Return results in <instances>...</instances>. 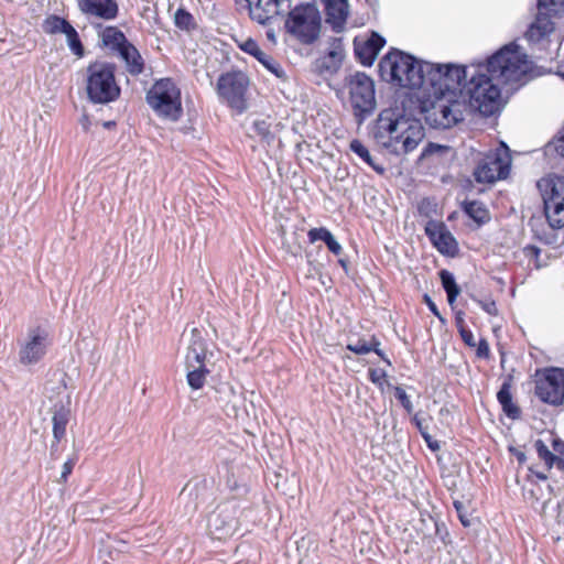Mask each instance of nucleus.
Here are the masks:
<instances>
[{"mask_svg": "<svg viewBox=\"0 0 564 564\" xmlns=\"http://www.w3.org/2000/svg\"><path fill=\"white\" fill-rule=\"evenodd\" d=\"M338 262H339V264H340L344 269H347V262H346V260H344V259H339V261H338Z\"/></svg>", "mask_w": 564, "mask_h": 564, "instance_id": "052dcab7", "label": "nucleus"}, {"mask_svg": "<svg viewBox=\"0 0 564 564\" xmlns=\"http://www.w3.org/2000/svg\"><path fill=\"white\" fill-rule=\"evenodd\" d=\"M425 303L429 305L430 310L433 311L437 315L435 303L425 294Z\"/></svg>", "mask_w": 564, "mask_h": 564, "instance_id": "5fc2aeb1", "label": "nucleus"}, {"mask_svg": "<svg viewBox=\"0 0 564 564\" xmlns=\"http://www.w3.org/2000/svg\"><path fill=\"white\" fill-rule=\"evenodd\" d=\"M346 84L354 113L361 123L376 109L375 82L366 73L356 72L346 78Z\"/></svg>", "mask_w": 564, "mask_h": 564, "instance_id": "6e6552de", "label": "nucleus"}, {"mask_svg": "<svg viewBox=\"0 0 564 564\" xmlns=\"http://www.w3.org/2000/svg\"><path fill=\"white\" fill-rule=\"evenodd\" d=\"M436 149L447 151L448 147H441V145H435L434 143H429L424 150L425 156L433 154Z\"/></svg>", "mask_w": 564, "mask_h": 564, "instance_id": "3c124183", "label": "nucleus"}, {"mask_svg": "<svg viewBox=\"0 0 564 564\" xmlns=\"http://www.w3.org/2000/svg\"><path fill=\"white\" fill-rule=\"evenodd\" d=\"M265 34H267V39H268L270 42H272V43H275V42H276V37H275V32H274V30L269 29V30L267 31V33H265Z\"/></svg>", "mask_w": 564, "mask_h": 564, "instance_id": "6e6d98bb", "label": "nucleus"}, {"mask_svg": "<svg viewBox=\"0 0 564 564\" xmlns=\"http://www.w3.org/2000/svg\"><path fill=\"white\" fill-rule=\"evenodd\" d=\"M70 410L68 406L55 405L52 416L53 423V443L51 444L52 453L56 449V444L59 443L66 435V426L69 422Z\"/></svg>", "mask_w": 564, "mask_h": 564, "instance_id": "393cba45", "label": "nucleus"}, {"mask_svg": "<svg viewBox=\"0 0 564 564\" xmlns=\"http://www.w3.org/2000/svg\"><path fill=\"white\" fill-rule=\"evenodd\" d=\"M528 69L517 45H506L486 62L468 66L425 61V122L449 129L471 111L495 115L500 109L501 90L494 80L518 82Z\"/></svg>", "mask_w": 564, "mask_h": 564, "instance_id": "f257e3e1", "label": "nucleus"}, {"mask_svg": "<svg viewBox=\"0 0 564 564\" xmlns=\"http://www.w3.org/2000/svg\"><path fill=\"white\" fill-rule=\"evenodd\" d=\"M555 149L557 153L564 158V129L561 131V135L556 140Z\"/></svg>", "mask_w": 564, "mask_h": 564, "instance_id": "8fccbe9b", "label": "nucleus"}, {"mask_svg": "<svg viewBox=\"0 0 564 564\" xmlns=\"http://www.w3.org/2000/svg\"><path fill=\"white\" fill-rule=\"evenodd\" d=\"M394 397L400 401L402 406L409 413H411L413 411V406H412V403L410 401V398H409V395L406 394V392L402 388L395 387V389H394Z\"/></svg>", "mask_w": 564, "mask_h": 564, "instance_id": "a19ab883", "label": "nucleus"}, {"mask_svg": "<svg viewBox=\"0 0 564 564\" xmlns=\"http://www.w3.org/2000/svg\"><path fill=\"white\" fill-rule=\"evenodd\" d=\"M440 279L442 286L446 292L447 301L449 305H453L460 293V289L457 285L454 275L445 269L440 271Z\"/></svg>", "mask_w": 564, "mask_h": 564, "instance_id": "c756f323", "label": "nucleus"}, {"mask_svg": "<svg viewBox=\"0 0 564 564\" xmlns=\"http://www.w3.org/2000/svg\"><path fill=\"white\" fill-rule=\"evenodd\" d=\"M240 48L252 56H254L269 72L274 74L278 78H284L285 73L279 62H276L272 56L264 53L259 44L252 40L248 39L240 44Z\"/></svg>", "mask_w": 564, "mask_h": 564, "instance_id": "aec40b11", "label": "nucleus"}, {"mask_svg": "<svg viewBox=\"0 0 564 564\" xmlns=\"http://www.w3.org/2000/svg\"><path fill=\"white\" fill-rule=\"evenodd\" d=\"M347 349L350 351L357 354V355H366L373 349L372 339L369 343H366L364 340H358L355 344H348Z\"/></svg>", "mask_w": 564, "mask_h": 564, "instance_id": "58836bf2", "label": "nucleus"}, {"mask_svg": "<svg viewBox=\"0 0 564 564\" xmlns=\"http://www.w3.org/2000/svg\"><path fill=\"white\" fill-rule=\"evenodd\" d=\"M512 386V375L506 376L499 391L497 392V400L501 405L503 413L509 419L517 420L521 416V410L517 403L513 402Z\"/></svg>", "mask_w": 564, "mask_h": 564, "instance_id": "412c9836", "label": "nucleus"}, {"mask_svg": "<svg viewBox=\"0 0 564 564\" xmlns=\"http://www.w3.org/2000/svg\"><path fill=\"white\" fill-rule=\"evenodd\" d=\"M534 448L539 459L543 462V470H539L533 466H531L529 470L539 480L544 481L547 479V473L553 468L558 456L554 454L553 451H551L549 446L544 443V441H542L541 438L534 442Z\"/></svg>", "mask_w": 564, "mask_h": 564, "instance_id": "4be33fe9", "label": "nucleus"}, {"mask_svg": "<svg viewBox=\"0 0 564 564\" xmlns=\"http://www.w3.org/2000/svg\"><path fill=\"white\" fill-rule=\"evenodd\" d=\"M425 235L441 254L455 258L459 253L458 242L444 223L429 221L425 226Z\"/></svg>", "mask_w": 564, "mask_h": 564, "instance_id": "2eb2a0df", "label": "nucleus"}, {"mask_svg": "<svg viewBox=\"0 0 564 564\" xmlns=\"http://www.w3.org/2000/svg\"><path fill=\"white\" fill-rule=\"evenodd\" d=\"M425 443L433 452L440 449V443L437 441H433L427 434H425Z\"/></svg>", "mask_w": 564, "mask_h": 564, "instance_id": "603ef678", "label": "nucleus"}, {"mask_svg": "<svg viewBox=\"0 0 564 564\" xmlns=\"http://www.w3.org/2000/svg\"><path fill=\"white\" fill-rule=\"evenodd\" d=\"M206 341L200 332L196 328L192 330L189 345L185 356V366L193 367L195 365L205 364L206 359Z\"/></svg>", "mask_w": 564, "mask_h": 564, "instance_id": "5701e85b", "label": "nucleus"}, {"mask_svg": "<svg viewBox=\"0 0 564 564\" xmlns=\"http://www.w3.org/2000/svg\"><path fill=\"white\" fill-rule=\"evenodd\" d=\"M326 246L329 249V251L336 256L340 254L343 251L340 243L335 239L333 234L330 235L329 239L326 241Z\"/></svg>", "mask_w": 564, "mask_h": 564, "instance_id": "c03bdc74", "label": "nucleus"}, {"mask_svg": "<svg viewBox=\"0 0 564 564\" xmlns=\"http://www.w3.org/2000/svg\"><path fill=\"white\" fill-rule=\"evenodd\" d=\"M327 57L332 61V65H327V67H336L338 66L344 58V48L341 44V39L334 37L330 42V48L328 51Z\"/></svg>", "mask_w": 564, "mask_h": 564, "instance_id": "473e14b6", "label": "nucleus"}, {"mask_svg": "<svg viewBox=\"0 0 564 564\" xmlns=\"http://www.w3.org/2000/svg\"><path fill=\"white\" fill-rule=\"evenodd\" d=\"M238 508L234 502L217 507L209 516L208 532L213 539L223 540L232 535L238 527Z\"/></svg>", "mask_w": 564, "mask_h": 564, "instance_id": "ddd939ff", "label": "nucleus"}, {"mask_svg": "<svg viewBox=\"0 0 564 564\" xmlns=\"http://www.w3.org/2000/svg\"><path fill=\"white\" fill-rule=\"evenodd\" d=\"M286 31L303 44L314 43L321 33V14L315 4L305 3L290 8L285 13Z\"/></svg>", "mask_w": 564, "mask_h": 564, "instance_id": "39448f33", "label": "nucleus"}, {"mask_svg": "<svg viewBox=\"0 0 564 564\" xmlns=\"http://www.w3.org/2000/svg\"><path fill=\"white\" fill-rule=\"evenodd\" d=\"M372 345H373L372 351H375L388 365H391L390 360L384 356L382 350L379 348L380 343L376 337H372Z\"/></svg>", "mask_w": 564, "mask_h": 564, "instance_id": "09e8293b", "label": "nucleus"}, {"mask_svg": "<svg viewBox=\"0 0 564 564\" xmlns=\"http://www.w3.org/2000/svg\"><path fill=\"white\" fill-rule=\"evenodd\" d=\"M423 159V152L420 154L419 160Z\"/></svg>", "mask_w": 564, "mask_h": 564, "instance_id": "680f3d73", "label": "nucleus"}, {"mask_svg": "<svg viewBox=\"0 0 564 564\" xmlns=\"http://www.w3.org/2000/svg\"><path fill=\"white\" fill-rule=\"evenodd\" d=\"M325 7L326 23L336 32H341L348 17L347 0H323Z\"/></svg>", "mask_w": 564, "mask_h": 564, "instance_id": "6ab92c4d", "label": "nucleus"}, {"mask_svg": "<svg viewBox=\"0 0 564 564\" xmlns=\"http://www.w3.org/2000/svg\"><path fill=\"white\" fill-rule=\"evenodd\" d=\"M51 345L46 329L37 326L28 330L26 338L20 345L19 360L24 366L41 361Z\"/></svg>", "mask_w": 564, "mask_h": 564, "instance_id": "f8f14e48", "label": "nucleus"}, {"mask_svg": "<svg viewBox=\"0 0 564 564\" xmlns=\"http://www.w3.org/2000/svg\"><path fill=\"white\" fill-rule=\"evenodd\" d=\"M517 457H518L519 463H524V460H525L524 453H519Z\"/></svg>", "mask_w": 564, "mask_h": 564, "instance_id": "bf43d9fd", "label": "nucleus"}, {"mask_svg": "<svg viewBox=\"0 0 564 564\" xmlns=\"http://www.w3.org/2000/svg\"><path fill=\"white\" fill-rule=\"evenodd\" d=\"M80 11L89 17L112 20L118 15L117 0H79Z\"/></svg>", "mask_w": 564, "mask_h": 564, "instance_id": "a211bd4d", "label": "nucleus"}, {"mask_svg": "<svg viewBox=\"0 0 564 564\" xmlns=\"http://www.w3.org/2000/svg\"><path fill=\"white\" fill-rule=\"evenodd\" d=\"M248 9L249 15L260 24H270L278 18H284L291 8V0H236Z\"/></svg>", "mask_w": 564, "mask_h": 564, "instance_id": "9b49d317", "label": "nucleus"}, {"mask_svg": "<svg viewBox=\"0 0 564 564\" xmlns=\"http://www.w3.org/2000/svg\"><path fill=\"white\" fill-rule=\"evenodd\" d=\"M101 39L106 46L117 53L121 51V47L130 43L126 35L116 26H107L101 33Z\"/></svg>", "mask_w": 564, "mask_h": 564, "instance_id": "bb28decb", "label": "nucleus"}, {"mask_svg": "<svg viewBox=\"0 0 564 564\" xmlns=\"http://www.w3.org/2000/svg\"><path fill=\"white\" fill-rule=\"evenodd\" d=\"M187 370V383L193 390L202 389L206 382V377L209 370L205 367V364L195 365L193 367L186 366Z\"/></svg>", "mask_w": 564, "mask_h": 564, "instance_id": "c85d7f7f", "label": "nucleus"}, {"mask_svg": "<svg viewBox=\"0 0 564 564\" xmlns=\"http://www.w3.org/2000/svg\"><path fill=\"white\" fill-rule=\"evenodd\" d=\"M65 35L70 51L77 56H83L84 48L77 31L73 26H69L67 31H65Z\"/></svg>", "mask_w": 564, "mask_h": 564, "instance_id": "f704fd0d", "label": "nucleus"}, {"mask_svg": "<svg viewBox=\"0 0 564 564\" xmlns=\"http://www.w3.org/2000/svg\"><path fill=\"white\" fill-rule=\"evenodd\" d=\"M511 154L506 143L489 150L477 163L474 177L477 183L492 184L509 176L511 169Z\"/></svg>", "mask_w": 564, "mask_h": 564, "instance_id": "0eeeda50", "label": "nucleus"}, {"mask_svg": "<svg viewBox=\"0 0 564 564\" xmlns=\"http://www.w3.org/2000/svg\"><path fill=\"white\" fill-rule=\"evenodd\" d=\"M249 79L242 72H230L220 75L217 82V93L231 108L240 112L246 109V91Z\"/></svg>", "mask_w": 564, "mask_h": 564, "instance_id": "9d476101", "label": "nucleus"}, {"mask_svg": "<svg viewBox=\"0 0 564 564\" xmlns=\"http://www.w3.org/2000/svg\"><path fill=\"white\" fill-rule=\"evenodd\" d=\"M544 215L553 229L564 227V202L543 203Z\"/></svg>", "mask_w": 564, "mask_h": 564, "instance_id": "cd10ccee", "label": "nucleus"}, {"mask_svg": "<svg viewBox=\"0 0 564 564\" xmlns=\"http://www.w3.org/2000/svg\"><path fill=\"white\" fill-rule=\"evenodd\" d=\"M147 101L159 116L172 121L182 115L181 91L170 78L158 80L148 91Z\"/></svg>", "mask_w": 564, "mask_h": 564, "instance_id": "423d86ee", "label": "nucleus"}, {"mask_svg": "<svg viewBox=\"0 0 564 564\" xmlns=\"http://www.w3.org/2000/svg\"><path fill=\"white\" fill-rule=\"evenodd\" d=\"M74 468V462L73 460H67L64 463L63 465V468H62V473H61V481H66L68 476L72 474V470Z\"/></svg>", "mask_w": 564, "mask_h": 564, "instance_id": "de8ad7c7", "label": "nucleus"}, {"mask_svg": "<svg viewBox=\"0 0 564 564\" xmlns=\"http://www.w3.org/2000/svg\"><path fill=\"white\" fill-rule=\"evenodd\" d=\"M554 466H556L557 469L564 474V457H557V460L554 464Z\"/></svg>", "mask_w": 564, "mask_h": 564, "instance_id": "4d7b16f0", "label": "nucleus"}, {"mask_svg": "<svg viewBox=\"0 0 564 564\" xmlns=\"http://www.w3.org/2000/svg\"><path fill=\"white\" fill-rule=\"evenodd\" d=\"M382 80L403 89L401 113L380 112L375 137L387 148L409 153L423 140V65L414 56L391 48L379 62Z\"/></svg>", "mask_w": 564, "mask_h": 564, "instance_id": "f03ea898", "label": "nucleus"}, {"mask_svg": "<svg viewBox=\"0 0 564 564\" xmlns=\"http://www.w3.org/2000/svg\"><path fill=\"white\" fill-rule=\"evenodd\" d=\"M552 451L558 457H564V442L560 438H552Z\"/></svg>", "mask_w": 564, "mask_h": 564, "instance_id": "49530a36", "label": "nucleus"}, {"mask_svg": "<svg viewBox=\"0 0 564 564\" xmlns=\"http://www.w3.org/2000/svg\"><path fill=\"white\" fill-rule=\"evenodd\" d=\"M523 251H524L525 257L529 258L530 260H534V261L539 260L541 250L538 247L530 245V246H527Z\"/></svg>", "mask_w": 564, "mask_h": 564, "instance_id": "a18cd8bd", "label": "nucleus"}, {"mask_svg": "<svg viewBox=\"0 0 564 564\" xmlns=\"http://www.w3.org/2000/svg\"><path fill=\"white\" fill-rule=\"evenodd\" d=\"M534 394L543 403L561 405L564 402V369L547 368L536 371Z\"/></svg>", "mask_w": 564, "mask_h": 564, "instance_id": "1a4fd4ad", "label": "nucleus"}, {"mask_svg": "<svg viewBox=\"0 0 564 564\" xmlns=\"http://www.w3.org/2000/svg\"><path fill=\"white\" fill-rule=\"evenodd\" d=\"M72 26L65 19L57 15H50L42 24L43 31L47 34L64 33Z\"/></svg>", "mask_w": 564, "mask_h": 564, "instance_id": "2f4dec72", "label": "nucleus"}, {"mask_svg": "<svg viewBox=\"0 0 564 564\" xmlns=\"http://www.w3.org/2000/svg\"><path fill=\"white\" fill-rule=\"evenodd\" d=\"M413 421L415 422V425L417 426L419 431L423 434V425L421 419L419 417V414L414 415Z\"/></svg>", "mask_w": 564, "mask_h": 564, "instance_id": "13d9d810", "label": "nucleus"}, {"mask_svg": "<svg viewBox=\"0 0 564 564\" xmlns=\"http://www.w3.org/2000/svg\"><path fill=\"white\" fill-rule=\"evenodd\" d=\"M477 304L481 307L490 316H497L499 314V310L497 307L496 301L492 299L486 300H476Z\"/></svg>", "mask_w": 564, "mask_h": 564, "instance_id": "ea45409f", "label": "nucleus"}, {"mask_svg": "<svg viewBox=\"0 0 564 564\" xmlns=\"http://www.w3.org/2000/svg\"><path fill=\"white\" fill-rule=\"evenodd\" d=\"M118 55L123 61L124 68L131 76H138L143 73L144 59L132 43L121 47Z\"/></svg>", "mask_w": 564, "mask_h": 564, "instance_id": "b1692460", "label": "nucleus"}, {"mask_svg": "<svg viewBox=\"0 0 564 564\" xmlns=\"http://www.w3.org/2000/svg\"><path fill=\"white\" fill-rule=\"evenodd\" d=\"M175 23L178 28L188 30L193 23V17L183 9H178L175 12Z\"/></svg>", "mask_w": 564, "mask_h": 564, "instance_id": "e433bc0d", "label": "nucleus"}, {"mask_svg": "<svg viewBox=\"0 0 564 564\" xmlns=\"http://www.w3.org/2000/svg\"><path fill=\"white\" fill-rule=\"evenodd\" d=\"M253 129L263 141L271 143L274 140V133L271 130V123L267 120H257L253 122Z\"/></svg>", "mask_w": 564, "mask_h": 564, "instance_id": "72a5a7b5", "label": "nucleus"}, {"mask_svg": "<svg viewBox=\"0 0 564 564\" xmlns=\"http://www.w3.org/2000/svg\"><path fill=\"white\" fill-rule=\"evenodd\" d=\"M116 66L108 62H95L87 67L86 91L94 104H108L120 96L115 78Z\"/></svg>", "mask_w": 564, "mask_h": 564, "instance_id": "20e7f679", "label": "nucleus"}, {"mask_svg": "<svg viewBox=\"0 0 564 564\" xmlns=\"http://www.w3.org/2000/svg\"><path fill=\"white\" fill-rule=\"evenodd\" d=\"M369 379L372 383L382 387L386 381L387 373L381 369H369Z\"/></svg>", "mask_w": 564, "mask_h": 564, "instance_id": "37998d69", "label": "nucleus"}, {"mask_svg": "<svg viewBox=\"0 0 564 564\" xmlns=\"http://www.w3.org/2000/svg\"><path fill=\"white\" fill-rule=\"evenodd\" d=\"M536 187L542 196L543 203L564 202V176L549 174L538 181Z\"/></svg>", "mask_w": 564, "mask_h": 564, "instance_id": "f3484780", "label": "nucleus"}, {"mask_svg": "<svg viewBox=\"0 0 564 564\" xmlns=\"http://www.w3.org/2000/svg\"><path fill=\"white\" fill-rule=\"evenodd\" d=\"M536 14L528 26L524 39L539 59L552 58L560 48V28H564V0H538Z\"/></svg>", "mask_w": 564, "mask_h": 564, "instance_id": "7ed1b4c3", "label": "nucleus"}, {"mask_svg": "<svg viewBox=\"0 0 564 564\" xmlns=\"http://www.w3.org/2000/svg\"><path fill=\"white\" fill-rule=\"evenodd\" d=\"M454 505H455L456 510H457V512H458L459 520H460L462 524H463L464 527L469 525V521H468L467 519H465L464 513H460V507H462V505H460L459 502H455Z\"/></svg>", "mask_w": 564, "mask_h": 564, "instance_id": "864d4df0", "label": "nucleus"}, {"mask_svg": "<svg viewBox=\"0 0 564 564\" xmlns=\"http://www.w3.org/2000/svg\"><path fill=\"white\" fill-rule=\"evenodd\" d=\"M462 210L478 226L485 225L490 220L488 208L479 200H464L462 203Z\"/></svg>", "mask_w": 564, "mask_h": 564, "instance_id": "a878e982", "label": "nucleus"}, {"mask_svg": "<svg viewBox=\"0 0 564 564\" xmlns=\"http://www.w3.org/2000/svg\"><path fill=\"white\" fill-rule=\"evenodd\" d=\"M330 235L332 232L325 227L312 228L307 234L308 240L312 243H314L317 240H323L326 243Z\"/></svg>", "mask_w": 564, "mask_h": 564, "instance_id": "4c0bfd02", "label": "nucleus"}, {"mask_svg": "<svg viewBox=\"0 0 564 564\" xmlns=\"http://www.w3.org/2000/svg\"><path fill=\"white\" fill-rule=\"evenodd\" d=\"M214 495L209 480L195 478L189 480L182 489L178 501L184 505L185 514H193L199 506L207 503Z\"/></svg>", "mask_w": 564, "mask_h": 564, "instance_id": "4468645a", "label": "nucleus"}, {"mask_svg": "<svg viewBox=\"0 0 564 564\" xmlns=\"http://www.w3.org/2000/svg\"><path fill=\"white\" fill-rule=\"evenodd\" d=\"M476 356L480 359H489L490 348L486 338H480L476 344Z\"/></svg>", "mask_w": 564, "mask_h": 564, "instance_id": "79ce46f5", "label": "nucleus"}, {"mask_svg": "<svg viewBox=\"0 0 564 564\" xmlns=\"http://www.w3.org/2000/svg\"><path fill=\"white\" fill-rule=\"evenodd\" d=\"M349 149L351 152L357 154L365 163H367L369 166H371L376 172L382 174L384 172V169L380 165H377L375 161L372 160V156L369 152V150L364 145V143L358 140L354 139L351 140L349 144Z\"/></svg>", "mask_w": 564, "mask_h": 564, "instance_id": "7c9ffc66", "label": "nucleus"}, {"mask_svg": "<svg viewBox=\"0 0 564 564\" xmlns=\"http://www.w3.org/2000/svg\"><path fill=\"white\" fill-rule=\"evenodd\" d=\"M384 44L386 40L375 32L367 40L356 39L354 42L356 57L362 65L370 66Z\"/></svg>", "mask_w": 564, "mask_h": 564, "instance_id": "dca6fc26", "label": "nucleus"}, {"mask_svg": "<svg viewBox=\"0 0 564 564\" xmlns=\"http://www.w3.org/2000/svg\"><path fill=\"white\" fill-rule=\"evenodd\" d=\"M457 325H458V332H459L460 338L464 341V344L466 346L470 347V348L476 347V341H475V338H474V334H473V332L470 329H468L464 325L463 319H459Z\"/></svg>", "mask_w": 564, "mask_h": 564, "instance_id": "c9c22d12", "label": "nucleus"}]
</instances>
